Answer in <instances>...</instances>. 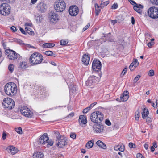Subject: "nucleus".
Segmentation results:
<instances>
[{"mask_svg":"<svg viewBox=\"0 0 158 158\" xmlns=\"http://www.w3.org/2000/svg\"><path fill=\"white\" fill-rule=\"evenodd\" d=\"M78 121L80 125L82 126L83 125L86 124L87 122L86 117L84 115L80 116Z\"/></svg>","mask_w":158,"mask_h":158,"instance_id":"18","label":"nucleus"},{"mask_svg":"<svg viewBox=\"0 0 158 158\" xmlns=\"http://www.w3.org/2000/svg\"><path fill=\"white\" fill-rule=\"evenodd\" d=\"M9 70L12 73L14 70V66L12 64H10L8 67Z\"/></svg>","mask_w":158,"mask_h":158,"instance_id":"36","label":"nucleus"},{"mask_svg":"<svg viewBox=\"0 0 158 158\" xmlns=\"http://www.w3.org/2000/svg\"><path fill=\"white\" fill-rule=\"evenodd\" d=\"M50 14V20L51 22L56 23L59 20V16L57 13L51 12Z\"/></svg>","mask_w":158,"mask_h":158,"instance_id":"16","label":"nucleus"},{"mask_svg":"<svg viewBox=\"0 0 158 158\" xmlns=\"http://www.w3.org/2000/svg\"><path fill=\"white\" fill-rule=\"evenodd\" d=\"M54 143V142L52 140H50L48 143V145L52 146Z\"/></svg>","mask_w":158,"mask_h":158,"instance_id":"55","label":"nucleus"},{"mask_svg":"<svg viewBox=\"0 0 158 158\" xmlns=\"http://www.w3.org/2000/svg\"><path fill=\"white\" fill-rule=\"evenodd\" d=\"M54 134L56 135V136L57 138V139H60L62 138L61 137L58 131H54Z\"/></svg>","mask_w":158,"mask_h":158,"instance_id":"33","label":"nucleus"},{"mask_svg":"<svg viewBox=\"0 0 158 158\" xmlns=\"http://www.w3.org/2000/svg\"><path fill=\"white\" fill-rule=\"evenodd\" d=\"M139 64V63L138 62L136 59H134L133 62L132 63L130 64V67L134 66V68H135L137 66H138Z\"/></svg>","mask_w":158,"mask_h":158,"instance_id":"28","label":"nucleus"},{"mask_svg":"<svg viewBox=\"0 0 158 158\" xmlns=\"http://www.w3.org/2000/svg\"><path fill=\"white\" fill-rule=\"evenodd\" d=\"M6 134L5 133H3L2 135V139L3 140H4L6 139Z\"/></svg>","mask_w":158,"mask_h":158,"instance_id":"59","label":"nucleus"},{"mask_svg":"<svg viewBox=\"0 0 158 158\" xmlns=\"http://www.w3.org/2000/svg\"><path fill=\"white\" fill-rule=\"evenodd\" d=\"M70 137L73 139H75L76 137V135L74 133L71 134L70 135Z\"/></svg>","mask_w":158,"mask_h":158,"instance_id":"58","label":"nucleus"},{"mask_svg":"<svg viewBox=\"0 0 158 158\" xmlns=\"http://www.w3.org/2000/svg\"><path fill=\"white\" fill-rule=\"evenodd\" d=\"M140 76L139 75H137L134 79V81L135 82H136L139 79Z\"/></svg>","mask_w":158,"mask_h":158,"instance_id":"48","label":"nucleus"},{"mask_svg":"<svg viewBox=\"0 0 158 158\" xmlns=\"http://www.w3.org/2000/svg\"><path fill=\"white\" fill-rule=\"evenodd\" d=\"M67 140L62 137L60 139H57L56 141L57 145L60 148H63L65 145H67Z\"/></svg>","mask_w":158,"mask_h":158,"instance_id":"15","label":"nucleus"},{"mask_svg":"<svg viewBox=\"0 0 158 158\" xmlns=\"http://www.w3.org/2000/svg\"><path fill=\"white\" fill-rule=\"evenodd\" d=\"M31 29L27 27H26L25 28V31L26 34L27 33H28L29 34L31 35H33L34 34V32L33 31H31L30 30Z\"/></svg>","mask_w":158,"mask_h":158,"instance_id":"30","label":"nucleus"},{"mask_svg":"<svg viewBox=\"0 0 158 158\" xmlns=\"http://www.w3.org/2000/svg\"><path fill=\"white\" fill-rule=\"evenodd\" d=\"M127 68H125L123 71H122L121 74V76H123L126 73V72H127Z\"/></svg>","mask_w":158,"mask_h":158,"instance_id":"46","label":"nucleus"},{"mask_svg":"<svg viewBox=\"0 0 158 158\" xmlns=\"http://www.w3.org/2000/svg\"><path fill=\"white\" fill-rule=\"evenodd\" d=\"M5 53L7 55L8 58L10 60H14L18 57L17 54L16 52L10 49L6 50Z\"/></svg>","mask_w":158,"mask_h":158,"instance_id":"12","label":"nucleus"},{"mask_svg":"<svg viewBox=\"0 0 158 158\" xmlns=\"http://www.w3.org/2000/svg\"><path fill=\"white\" fill-rule=\"evenodd\" d=\"M129 93L127 91H124L122 95L120 96L121 100L123 101H126L129 98Z\"/></svg>","mask_w":158,"mask_h":158,"instance_id":"22","label":"nucleus"},{"mask_svg":"<svg viewBox=\"0 0 158 158\" xmlns=\"http://www.w3.org/2000/svg\"><path fill=\"white\" fill-rule=\"evenodd\" d=\"M14 41L20 45L24 44L23 41L19 39H15Z\"/></svg>","mask_w":158,"mask_h":158,"instance_id":"38","label":"nucleus"},{"mask_svg":"<svg viewBox=\"0 0 158 158\" xmlns=\"http://www.w3.org/2000/svg\"><path fill=\"white\" fill-rule=\"evenodd\" d=\"M15 131L19 134H21L22 133V130L21 127H19L18 128H16Z\"/></svg>","mask_w":158,"mask_h":158,"instance_id":"39","label":"nucleus"},{"mask_svg":"<svg viewBox=\"0 0 158 158\" xmlns=\"http://www.w3.org/2000/svg\"><path fill=\"white\" fill-rule=\"evenodd\" d=\"M109 3L108 1H106L103 2V3H101L100 4V7L101 8H103L105 6H106Z\"/></svg>","mask_w":158,"mask_h":158,"instance_id":"35","label":"nucleus"},{"mask_svg":"<svg viewBox=\"0 0 158 158\" xmlns=\"http://www.w3.org/2000/svg\"><path fill=\"white\" fill-rule=\"evenodd\" d=\"M25 45L26 47H27L28 48H34L35 49V48L34 46H33L29 44H24Z\"/></svg>","mask_w":158,"mask_h":158,"instance_id":"51","label":"nucleus"},{"mask_svg":"<svg viewBox=\"0 0 158 158\" xmlns=\"http://www.w3.org/2000/svg\"><path fill=\"white\" fill-rule=\"evenodd\" d=\"M131 23L132 24H134L135 23V21L134 18L133 17H131Z\"/></svg>","mask_w":158,"mask_h":158,"instance_id":"61","label":"nucleus"},{"mask_svg":"<svg viewBox=\"0 0 158 158\" xmlns=\"http://www.w3.org/2000/svg\"><path fill=\"white\" fill-rule=\"evenodd\" d=\"M96 144L99 147L105 149L106 148V146L105 144L100 140H98L96 143Z\"/></svg>","mask_w":158,"mask_h":158,"instance_id":"24","label":"nucleus"},{"mask_svg":"<svg viewBox=\"0 0 158 158\" xmlns=\"http://www.w3.org/2000/svg\"><path fill=\"white\" fill-rule=\"evenodd\" d=\"M55 9L57 12H61L64 10L66 5L65 2L63 0H59L55 3Z\"/></svg>","mask_w":158,"mask_h":158,"instance_id":"6","label":"nucleus"},{"mask_svg":"<svg viewBox=\"0 0 158 158\" xmlns=\"http://www.w3.org/2000/svg\"><path fill=\"white\" fill-rule=\"evenodd\" d=\"M110 35L111 33H110L107 34H104V36H103L105 37H107V38H109L110 37Z\"/></svg>","mask_w":158,"mask_h":158,"instance_id":"62","label":"nucleus"},{"mask_svg":"<svg viewBox=\"0 0 158 158\" xmlns=\"http://www.w3.org/2000/svg\"><path fill=\"white\" fill-rule=\"evenodd\" d=\"M94 142V140H91L89 141L86 144L85 147L87 149H89L90 148H91L93 146Z\"/></svg>","mask_w":158,"mask_h":158,"instance_id":"25","label":"nucleus"},{"mask_svg":"<svg viewBox=\"0 0 158 158\" xmlns=\"http://www.w3.org/2000/svg\"><path fill=\"white\" fill-rule=\"evenodd\" d=\"M119 150L121 152H123L124 150V146H121V147L119 148Z\"/></svg>","mask_w":158,"mask_h":158,"instance_id":"57","label":"nucleus"},{"mask_svg":"<svg viewBox=\"0 0 158 158\" xmlns=\"http://www.w3.org/2000/svg\"><path fill=\"white\" fill-rule=\"evenodd\" d=\"M157 99H156L155 103H156V105H155V104L154 102H152V106L154 107V108H156L157 107Z\"/></svg>","mask_w":158,"mask_h":158,"instance_id":"44","label":"nucleus"},{"mask_svg":"<svg viewBox=\"0 0 158 158\" xmlns=\"http://www.w3.org/2000/svg\"><path fill=\"white\" fill-rule=\"evenodd\" d=\"M100 6H99L97 4H95V13L97 16L98 15L99 13L101 11V9H99Z\"/></svg>","mask_w":158,"mask_h":158,"instance_id":"29","label":"nucleus"},{"mask_svg":"<svg viewBox=\"0 0 158 158\" xmlns=\"http://www.w3.org/2000/svg\"><path fill=\"white\" fill-rule=\"evenodd\" d=\"M135 118L136 120L138 121L139 117V110H137L135 113Z\"/></svg>","mask_w":158,"mask_h":158,"instance_id":"32","label":"nucleus"},{"mask_svg":"<svg viewBox=\"0 0 158 158\" xmlns=\"http://www.w3.org/2000/svg\"><path fill=\"white\" fill-rule=\"evenodd\" d=\"M154 71L153 70H151L149 71L148 75L150 76H153L154 75Z\"/></svg>","mask_w":158,"mask_h":158,"instance_id":"43","label":"nucleus"},{"mask_svg":"<svg viewBox=\"0 0 158 158\" xmlns=\"http://www.w3.org/2000/svg\"><path fill=\"white\" fill-rule=\"evenodd\" d=\"M100 78L95 76H92L90 77L86 82L87 86H91L95 85L99 81Z\"/></svg>","mask_w":158,"mask_h":158,"instance_id":"8","label":"nucleus"},{"mask_svg":"<svg viewBox=\"0 0 158 158\" xmlns=\"http://www.w3.org/2000/svg\"><path fill=\"white\" fill-rule=\"evenodd\" d=\"M129 145L130 148H135V145L131 142L129 143Z\"/></svg>","mask_w":158,"mask_h":158,"instance_id":"50","label":"nucleus"},{"mask_svg":"<svg viewBox=\"0 0 158 158\" xmlns=\"http://www.w3.org/2000/svg\"><path fill=\"white\" fill-rule=\"evenodd\" d=\"M118 8V5L117 3H114L111 6V8L115 9Z\"/></svg>","mask_w":158,"mask_h":158,"instance_id":"45","label":"nucleus"},{"mask_svg":"<svg viewBox=\"0 0 158 158\" xmlns=\"http://www.w3.org/2000/svg\"><path fill=\"white\" fill-rule=\"evenodd\" d=\"M148 15L153 19L158 18V8L155 7L150 8L148 10Z\"/></svg>","mask_w":158,"mask_h":158,"instance_id":"7","label":"nucleus"},{"mask_svg":"<svg viewBox=\"0 0 158 158\" xmlns=\"http://www.w3.org/2000/svg\"><path fill=\"white\" fill-rule=\"evenodd\" d=\"M44 155L42 152H35L33 155V158H42Z\"/></svg>","mask_w":158,"mask_h":158,"instance_id":"23","label":"nucleus"},{"mask_svg":"<svg viewBox=\"0 0 158 158\" xmlns=\"http://www.w3.org/2000/svg\"><path fill=\"white\" fill-rule=\"evenodd\" d=\"M48 140L49 138L47 133H44L40 138L38 142L39 143L44 144L48 143Z\"/></svg>","mask_w":158,"mask_h":158,"instance_id":"14","label":"nucleus"},{"mask_svg":"<svg viewBox=\"0 0 158 158\" xmlns=\"http://www.w3.org/2000/svg\"><path fill=\"white\" fill-rule=\"evenodd\" d=\"M136 157L137 158H144L140 153H138L137 154Z\"/></svg>","mask_w":158,"mask_h":158,"instance_id":"49","label":"nucleus"},{"mask_svg":"<svg viewBox=\"0 0 158 158\" xmlns=\"http://www.w3.org/2000/svg\"><path fill=\"white\" fill-rule=\"evenodd\" d=\"M68 43L67 40H61L60 42V44L61 45H65Z\"/></svg>","mask_w":158,"mask_h":158,"instance_id":"37","label":"nucleus"},{"mask_svg":"<svg viewBox=\"0 0 158 158\" xmlns=\"http://www.w3.org/2000/svg\"><path fill=\"white\" fill-rule=\"evenodd\" d=\"M11 29L13 32H15L16 31V28L14 26H12L11 27Z\"/></svg>","mask_w":158,"mask_h":158,"instance_id":"60","label":"nucleus"},{"mask_svg":"<svg viewBox=\"0 0 158 158\" xmlns=\"http://www.w3.org/2000/svg\"><path fill=\"white\" fill-rule=\"evenodd\" d=\"M37 8L39 11L41 13H44L46 11V6L45 4L40 2L38 4Z\"/></svg>","mask_w":158,"mask_h":158,"instance_id":"17","label":"nucleus"},{"mask_svg":"<svg viewBox=\"0 0 158 158\" xmlns=\"http://www.w3.org/2000/svg\"><path fill=\"white\" fill-rule=\"evenodd\" d=\"M20 31L23 34H26V32H25V31L24 30V29L21 28V27H20Z\"/></svg>","mask_w":158,"mask_h":158,"instance_id":"63","label":"nucleus"},{"mask_svg":"<svg viewBox=\"0 0 158 158\" xmlns=\"http://www.w3.org/2000/svg\"><path fill=\"white\" fill-rule=\"evenodd\" d=\"M103 114L100 111H96L92 113L90 116L91 121L94 123H99L103 120Z\"/></svg>","mask_w":158,"mask_h":158,"instance_id":"3","label":"nucleus"},{"mask_svg":"<svg viewBox=\"0 0 158 158\" xmlns=\"http://www.w3.org/2000/svg\"><path fill=\"white\" fill-rule=\"evenodd\" d=\"M96 104L97 102H95L94 103L91 104L89 107H90V109H91Z\"/></svg>","mask_w":158,"mask_h":158,"instance_id":"56","label":"nucleus"},{"mask_svg":"<svg viewBox=\"0 0 158 158\" xmlns=\"http://www.w3.org/2000/svg\"><path fill=\"white\" fill-rule=\"evenodd\" d=\"M44 53L46 55L49 56H52L53 54V52L51 51H46Z\"/></svg>","mask_w":158,"mask_h":158,"instance_id":"34","label":"nucleus"},{"mask_svg":"<svg viewBox=\"0 0 158 158\" xmlns=\"http://www.w3.org/2000/svg\"><path fill=\"white\" fill-rule=\"evenodd\" d=\"M105 123L106 125H107L108 126H110L111 125V123L109 121V120L108 119H106V120Z\"/></svg>","mask_w":158,"mask_h":158,"instance_id":"52","label":"nucleus"},{"mask_svg":"<svg viewBox=\"0 0 158 158\" xmlns=\"http://www.w3.org/2000/svg\"><path fill=\"white\" fill-rule=\"evenodd\" d=\"M117 22V20H111V22L112 24L113 25H114L115 23H116Z\"/></svg>","mask_w":158,"mask_h":158,"instance_id":"64","label":"nucleus"},{"mask_svg":"<svg viewBox=\"0 0 158 158\" xmlns=\"http://www.w3.org/2000/svg\"><path fill=\"white\" fill-rule=\"evenodd\" d=\"M120 147H121V145H116L114 147V149L115 150H119V148Z\"/></svg>","mask_w":158,"mask_h":158,"instance_id":"53","label":"nucleus"},{"mask_svg":"<svg viewBox=\"0 0 158 158\" xmlns=\"http://www.w3.org/2000/svg\"><path fill=\"white\" fill-rule=\"evenodd\" d=\"M43 60V56L38 52H35L30 56L29 61L32 65H35L41 63Z\"/></svg>","mask_w":158,"mask_h":158,"instance_id":"2","label":"nucleus"},{"mask_svg":"<svg viewBox=\"0 0 158 158\" xmlns=\"http://www.w3.org/2000/svg\"><path fill=\"white\" fill-rule=\"evenodd\" d=\"M92 128L94 133L101 134L104 131V126L102 124H94L93 125Z\"/></svg>","mask_w":158,"mask_h":158,"instance_id":"9","label":"nucleus"},{"mask_svg":"<svg viewBox=\"0 0 158 158\" xmlns=\"http://www.w3.org/2000/svg\"><path fill=\"white\" fill-rule=\"evenodd\" d=\"M102 66L101 62L98 60L94 59L92 64V68L94 71H99L101 70Z\"/></svg>","mask_w":158,"mask_h":158,"instance_id":"11","label":"nucleus"},{"mask_svg":"<svg viewBox=\"0 0 158 158\" xmlns=\"http://www.w3.org/2000/svg\"><path fill=\"white\" fill-rule=\"evenodd\" d=\"M55 45V44H54L47 43L44 44L42 46L44 48H49L53 47H54Z\"/></svg>","mask_w":158,"mask_h":158,"instance_id":"27","label":"nucleus"},{"mask_svg":"<svg viewBox=\"0 0 158 158\" xmlns=\"http://www.w3.org/2000/svg\"><path fill=\"white\" fill-rule=\"evenodd\" d=\"M35 18L36 19V20L37 22L39 21L40 22L43 19L42 15H36Z\"/></svg>","mask_w":158,"mask_h":158,"instance_id":"31","label":"nucleus"},{"mask_svg":"<svg viewBox=\"0 0 158 158\" xmlns=\"http://www.w3.org/2000/svg\"><path fill=\"white\" fill-rule=\"evenodd\" d=\"M90 109H90V107H87L83 110V112L84 113H86L89 110H90Z\"/></svg>","mask_w":158,"mask_h":158,"instance_id":"40","label":"nucleus"},{"mask_svg":"<svg viewBox=\"0 0 158 158\" xmlns=\"http://www.w3.org/2000/svg\"><path fill=\"white\" fill-rule=\"evenodd\" d=\"M151 3L156 5H158V0H150Z\"/></svg>","mask_w":158,"mask_h":158,"instance_id":"42","label":"nucleus"},{"mask_svg":"<svg viewBox=\"0 0 158 158\" xmlns=\"http://www.w3.org/2000/svg\"><path fill=\"white\" fill-rule=\"evenodd\" d=\"M22 114L27 117H31L33 115L32 112L27 106H23L20 110Z\"/></svg>","mask_w":158,"mask_h":158,"instance_id":"10","label":"nucleus"},{"mask_svg":"<svg viewBox=\"0 0 158 158\" xmlns=\"http://www.w3.org/2000/svg\"><path fill=\"white\" fill-rule=\"evenodd\" d=\"M149 114V111L148 109L144 108L142 112V117L143 119L147 117Z\"/></svg>","mask_w":158,"mask_h":158,"instance_id":"26","label":"nucleus"},{"mask_svg":"<svg viewBox=\"0 0 158 158\" xmlns=\"http://www.w3.org/2000/svg\"><path fill=\"white\" fill-rule=\"evenodd\" d=\"M90 26V23H88L87 25L83 28V31H85V30H86Z\"/></svg>","mask_w":158,"mask_h":158,"instance_id":"47","label":"nucleus"},{"mask_svg":"<svg viewBox=\"0 0 158 158\" xmlns=\"http://www.w3.org/2000/svg\"><path fill=\"white\" fill-rule=\"evenodd\" d=\"M26 64L25 62L21 63L20 64V67L22 69H25L26 68Z\"/></svg>","mask_w":158,"mask_h":158,"instance_id":"41","label":"nucleus"},{"mask_svg":"<svg viewBox=\"0 0 158 158\" xmlns=\"http://www.w3.org/2000/svg\"><path fill=\"white\" fill-rule=\"evenodd\" d=\"M90 60V56L87 54H85L82 58V61L85 65H87Z\"/></svg>","mask_w":158,"mask_h":158,"instance_id":"20","label":"nucleus"},{"mask_svg":"<svg viewBox=\"0 0 158 158\" xmlns=\"http://www.w3.org/2000/svg\"><path fill=\"white\" fill-rule=\"evenodd\" d=\"M11 7L7 3H4L0 6V13L5 16L8 15L10 13Z\"/></svg>","mask_w":158,"mask_h":158,"instance_id":"5","label":"nucleus"},{"mask_svg":"<svg viewBox=\"0 0 158 158\" xmlns=\"http://www.w3.org/2000/svg\"><path fill=\"white\" fill-rule=\"evenodd\" d=\"M17 90V86L13 82L8 83L4 86L5 92L7 95L10 96H14Z\"/></svg>","mask_w":158,"mask_h":158,"instance_id":"1","label":"nucleus"},{"mask_svg":"<svg viewBox=\"0 0 158 158\" xmlns=\"http://www.w3.org/2000/svg\"><path fill=\"white\" fill-rule=\"evenodd\" d=\"M154 44L153 42H151L148 43V46L150 48H151L152 45H153Z\"/></svg>","mask_w":158,"mask_h":158,"instance_id":"54","label":"nucleus"},{"mask_svg":"<svg viewBox=\"0 0 158 158\" xmlns=\"http://www.w3.org/2000/svg\"><path fill=\"white\" fill-rule=\"evenodd\" d=\"M2 104L5 108L10 110L13 108L15 106V102L11 98H7L4 99Z\"/></svg>","mask_w":158,"mask_h":158,"instance_id":"4","label":"nucleus"},{"mask_svg":"<svg viewBox=\"0 0 158 158\" xmlns=\"http://www.w3.org/2000/svg\"><path fill=\"white\" fill-rule=\"evenodd\" d=\"M7 149L8 150V152L9 153H10L12 155L16 153L18 151L17 148L12 146H8L7 148Z\"/></svg>","mask_w":158,"mask_h":158,"instance_id":"21","label":"nucleus"},{"mask_svg":"<svg viewBox=\"0 0 158 158\" xmlns=\"http://www.w3.org/2000/svg\"><path fill=\"white\" fill-rule=\"evenodd\" d=\"M69 12L71 15L75 16L79 12L78 8L76 6H71L69 9Z\"/></svg>","mask_w":158,"mask_h":158,"instance_id":"13","label":"nucleus"},{"mask_svg":"<svg viewBox=\"0 0 158 158\" xmlns=\"http://www.w3.org/2000/svg\"><path fill=\"white\" fill-rule=\"evenodd\" d=\"M144 6L143 5L139 4H136L134 7V10L138 13L141 14L142 12V9L143 8Z\"/></svg>","mask_w":158,"mask_h":158,"instance_id":"19","label":"nucleus"}]
</instances>
